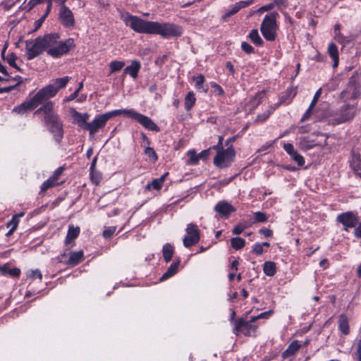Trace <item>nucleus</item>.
Instances as JSON below:
<instances>
[{"mask_svg":"<svg viewBox=\"0 0 361 361\" xmlns=\"http://www.w3.org/2000/svg\"><path fill=\"white\" fill-rule=\"evenodd\" d=\"M121 18L126 26L137 33L159 35L163 38L168 39L179 37L183 32V27L178 25L145 20L128 12L122 13Z\"/></svg>","mask_w":361,"mask_h":361,"instance_id":"1","label":"nucleus"},{"mask_svg":"<svg viewBox=\"0 0 361 361\" xmlns=\"http://www.w3.org/2000/svg\"><path fill=\"white\" fill-rule=\"evenodd\" d=\"M44 51L53 58H59L66 54L75 47L74 40L68 38L64 41H59V35L56 33L47 34L40 36Z\"/></svg>","mask_w":361,"mask_h":361,"instance_id":"2","label":"nucleus"},{"mask_svg":"<svg viewBox=\"0 0 361 361\" xmlns=\"http://www.w3.org/2000/svg\"><path fill=\"white\" fill-rule=\"evenodd\" d=\"M71 80V77L65 76L54 80L51 83L46 85L40 89L35 94L36 99L39 101V104H42L45 101H49V99L56 95L58 92L64 88Z\"/></svg>","mask_w":361,"mask_h":361,"instance_id":"3","label":"nucleus"},{"mask_svg":"<svg viewBox=\"0 0 361 361\" xmlns=\"http://www.w3.org/2000/svg\"><path fill=\"white\" fill-rule=\"evenodd\" d=\"M279 16V13L274 11L267 14L262 20L260 31L267 41L274 42L277 37V32L279 29L277 23Z\"/></svg>","mask_w":361,"mask_h":361,"instance_id":"4","label":"nucleus"},{"mask_svg":"<svg viewBox=\"0 0 361 361\" xmlns=\"http://www.w3.org/2000/svg\"><path fill=\"white\" fill-rule=\"evenodd\" d=\"M359 111L357 104H344L335 114L333 122L334 124H340L350 121L353 119Z\"/></svg>","mask_w":361,"mask_h":361,"instance_id":"5","label":"nucleus"},{"mask_svg":"<svg viewBox=\"0 0 361 361\" xmlns=\"http://www.w3.org/2000/svg\"><path fill=\"white\" fill-rule=\"evenodd\" d=\"M235 152L233 146L228 147L224 150L217 152L214 164L220 169L228 167L234 160Z\"/></svg>","mask_w":361,"mask_h":361,"instance_id":"6","label":"nucleus"},{"mask_svg":"<svg viewBox=\"0 0 361 361\" xmlns=\"http://www.w3.org/2000/svg\"><path fill=\"white\" fill-rule=\"evenodd\" d=\"M26 58L32 60L44 52L40 36L25 42Z\"/></svg>","mask_w":361,"mask_h":361,"instance_id":"7","label":"nucleus"},{"mask_svg":"<svg viewBox=\"0 0 361 361\" xmlns=\"http://www.w3.org/2000/svg\"><path fill=\"white\" fill-rule=\"evenodd\" d=\"M254 322L245 321L243 319H238L235 322V327L233 332L235 334L238 335L240 332L243 333L245 336H250L255 334L258 326L253 324Z\"/></svg>","mask_w":361,"mask_h":361,"instance_id":"8","label":"nucleus"},{"mask_svg":"<svg viewBox=\"0 0 361 361\" xmlns=\"http://www.w3.org/2000/svg\"><path fill=\"white\" fill-rule=\"evenodd\" d=\"M185 231L187 235L183 238V245L185 247H190L200 241V230L196 224L192 223L188 224Z\"/></svg>","mask_w":361,"mask_h":361,"instance_id":"9","label":"nucleus"},{"mask_svg":"<svg viewBox=\"0 0 361 361\" xmlns=\"http://www.w3.org/2000/svg\"><path fill=\"white\" fill-rule=\"evenodd\" d=\"M112 118L111 111L97 116L94 119L87 123V128L90 135H94L100 128L105 126L106 122Z\"/></svg>","mask_w":361,"mask_h":361,"instance_id":"10","label":"nucleus"},{"mask_svg":"<svg viewBox=\"0 0 361 361\" xmlns=\"http://www.w3.org/2000/svg\"><path fill=\"white\" fill-rule=\"evenodd\" d=\"M336 220L343 224V230L348 231L349 228L356 226L358 223V216L353 212H347L338 215Z\"/></svg>","mask_w":361,"mask_h":361,"instance_id":"11","label":"nucleus"},{"mask_svg":"<svg viewBox=\"0 0 361 361\" xmlns=\"http://www.w3.org/2000/svg\"><path fill=\"white\" fill-rule=\"evenodd\" d=\"M48 126L49 130L54 135V139L58 142H61L63 136V123L59 116L44 123Z\"/></svg>","mask_w":361,"mask_h":361,"instance_id":"12","label":"nucleus"},{"mask_svg":"<svg viewBox=\"0 0 361 361\" xmlns=\"http://www.w3.org/2000/svg\"><path fill=\"white\" fill-rule=\"evenodd\" d=\"M40 104L36 97L34 95L32 98L26 99L21 104L15 106L13 109V112L23 115L28 111L35 109Z\"/></svg>","mask_w":361,"mask_h":361,"instance_id":"13","label":"nucleus"},{"mask_svg":"<svg viewBox=\"0 0 361 361\" xmlns=\"http://www.w3.org/2000/svg\"><path fill=\"white\" fill-rule=\"evenodd\" d=\"M59 20L61 23L66 27H73L75 19L73 12L65 5H63L59 10Z\"/></svg>","mask_w":361,"mask_h":361,"instance_id":"14","label":"nucleus"},{"mask_svg":"<svg viewBox=\"0 0 361 361\" xmlns=\"http://www.w3.org/2000/svg\"><path fill=\"white\" fill-rule=\"evenodd\" d=\"M35 114H42L44 123L58 116L54 112V103L51 101H45L42 106L35 111Z\"/></svg>","mask_w":361,"mask_h":361,"instance_id":"15","label":"nucleus"},{"mask_svg":"<svg viewBox=\"0 0 361 361\" xmlns=\"http://www.w3.org/2000/svg\"><path fill=\"white\" fill-rule=\"evenodd\" d=\"M71 116L75 124H77L81 128L86 130L88 123L87 121L90 118V115L87 113L82 114L76 111L75 109H71Z\"/></svg>","mask_w":361,"mask_h":361,"instance_id":"16","label":"nucleus"},{"mask_svg":"<svg viewBox=\"0 0 361 361\" xmlns=\"http://www.w3.org/2000/svg\"><path fill=\"white\" fill-rule=\"evenodd\" d=\"M136 121L149 130L159 132V127L148 116L140 114Z\"/></svg>","mask_w":361,"mask_h":361,"instance_id":"17","label":"nucleus"},{"mask_svg":"<svg viewBox=\"0 0 361 361\" xmlns=\"http://www.w3.org/2000/svg\"><path fill=\"white\" fill-rule=\"evenodd\" d=\"M215 211L222 216L228 217L235 209L228 202L221 201L216 204Z\"/></svg>","mask_w":361,"mask_h":361,"instance_id":"18","label":"nucleus"},{"mask_svg":"<svg viewBox=\"0 0 361 361\" xmlns=\"http://www.w3.org/2000/svg\"><path fill=\"white\" fill-rule=\"evenodd\" d=\"M338 330L343 335L347 336L350 332L349 319L345 314H341L338 320Z\"/></svg>","mask_w":361,"mask_h":361,"instance_id":"19","label":"nucleus"},{"mask_svg":"<svg viewBox=\"0 0 361 361\" xmlns=\"http://www.w3.org/2000/svg\"><path fill=\"white\" fill-rule=\"evenodd\" d=\"M253 3V0L248 1H240L235 3L232 7L226 13L224 16V18H226L227 17H230L236 13H238L241 8L249 6Z\"/></svg>","mask_w":361,"mask_h":361,"instance_id":"20","label":"nucleus"},{"mask_svg":"<svg viewBox=\"0 0 361 361\" xmlns=\"http://www.w3.org/2000/svg\"><path fill=\"white\" fill-rule=\"evenodd\" d=\"M112 118L117 116L124 115L135 121L138 118L140 113L137 112L133 109H116L111 111Z\"/></svg>","mask_w":361,"mask_h":361,"instance_id":"21","label":"nucleus"},{"mask_svg":"<svg viewBox=\"0 0 361 361\" xmlns=\"http://www.w3.org/2000/svg\"><path fill=\"white\" fill-rule=\"evenodd\" d=\"M297 91L295 87H288L285 93L281 96L279 99V102L276 105L278 107L281 104L286 103L290 104L292 99L296 95Z\"/></svg>","mask_w":361,"mask_h":361,"instance_id":"22","label":"nucleus"},{"mask_svg":"<svg viewBox=\"0 0 361 361\" xmlns=\"http://www.w3.org/2000/svg\"><path fill=\"white\" fill-rule=\"evenodd\" d=\"M350 166L353 172L361 178V158L360 154H353Z\"/></svg>","mask_w":361,"mask_h":361,"instance_id":"23","label":"nucleus"},{"mask_svg":"<svg viewBox=\"0 0 361 361\" xmlns=\"http://www.w3.org/2000/svg\"><path fill=\"white\" fill-rule=\"evenodd\" d=\"M140 68L141 64L138 61H133L131 64L124 69V73L129 74L133 78H136Z\"/></svg>","mask_w":361,"mask_h":361,"instance_id":"24","label":"nucleus"},{"mask_svg":"<svg viewBox=\"0 0 361 361\" xmlns=\"http://www.w3.org/2000/svg\"><path fill=\"white\" fill-rule=\"evenodd\" d=\"M301 345L299 344L298 341L295 340L292 341L286 350L282 353L283 358L288 357L293 355L300 348Z\"/></svg>","mask_w":361,"mask_h":361,"instance_id":"25","label":"nucleus"},{"mask_svg":"<svg viewBox=\"0 0 361 361\" xmlns=\"http://www.w3.org/2000/svg\"><path fill=\"white\" fill-rule=\"evenodd\" d=\"M168 174V173H166L164 175H162L160 178L154 179L151 183H149L146 185L145 189L147 190H150L151 188H152L153 189L157 190H160L162 188L163 183Z\"/></svg>","mask_w":361,"mask_h":361,"instance_id":"26","label":"nucleus"},{"mask_svg":"<svg viewBox=\"0 0 361 361\" xmlns=\"http://www.w3.org/2000/svg\"><path fill=\"white\" fill-rule=\"evenodd\" d=\"M328 54L334 61L333 67L336 68L338 64V51L337 46L331 42L328 46Z\"/></svg>","mask_w":361,"mask_h":361,"instance_id":"27","label":"nucleus"},{"mask_svg":"<svg viewBox=\"0 0 361 361\" xmlns=\"http://www.w3.org/2000/svg\"><path fill=\"white\" fill-rule=\"evenodd\" d=\"M298 145V147L304 151L312 149L315 145L314 140H310L309 137H300Z\"/></svg>","mask_w":361,"mask_h":361,"instance_id":"28","label":"nucleus"},{"mask_svg":"<svg viewBox=\"0 0 361 361\" xmlns=\"http://www.w3.org/2000/svg\"><path fill=\"white\" fill-rule=\"evenodd\" d=\"M82 258H83V252L82 251L71 252L67 264L69 266H72V267L75 266L82 261Z\"/></svg>","mask_w":361,"mask_h":361,"instance_id":"29","label":"nucleus"},{"mask_svg":"<svg viewBox=\"0 0 361 361\" xmlns=\"http://www.w3.org/2000/svg\"><path fill=\"white\" fill-rule=\"evenodd\" d=\"M179 264V260L176 261V262H173L169 266L166 271L162 275L160 280L164 281L173 276L178 271Z\"/></svg>","mask_w":361,"mask_h":361,"instance_id":"30","label":"nucleus"},{"mask_svg":"<svg viewBox=\"0 0 361 361\" xmlns=\"http://www.w3.org/2000/svg\"><path fill=\"white\" fill-rule=\"evenodd\" d=\"M163 257L166 262L171 260L174 254V247L170 243H166L162 248Z\"/></svg>","mask_w":361,"mask_h":361,"instance_id":"31","label":"nucleus"},{"mask_svg":"<svg viewBox=\"0 0 361 361\" xmlns=\"http://www.w3.org/2000/svg\"><path fill=\"white\" fill-rule=\"evenodd\" d=\"M263 271L265 275L273 276L276 272V264L271 261H267L263 264Z\"/></svg>","mask_w":361,"mask_h":361,"instance_id":"32","label":"nucleus"},{"mask_svg":"<svg viewBox=\"0 0 361 361\" xmlns=\"http://www.w3.org/2000/svg\"><path fill=\"white\" fill-rule=\"evenodd\" d=\"M80 233V228L78 227H74L73 226H69L67 232V235L65 240L66 244L71 243V241L75 240Z\"/></svg>","mask_w":361,"mask_h":361,"instance_id":"33","label":"nucleus"},{"mask_svg":"<svg viewBox=\"0 0 361 361\" xmlns=\"http://www.w3.org/2000/svg\"><path fill=\"white\" fill-rule=\"evenodd\" d=\"M196 102V98L193 92H189L184 99V104L186 111H189L192 109Z\"/></svg>","mask_w":361,"mask_h":361,"instance_id":"34","label":"nucleus"},{"mask_svg":"<svg viewBox=\"0 0 361 361\" xmlns=\"http://www.w3.org/2000/svg\"><path fill=\"white\" fill-rule=\"evenodd\" d=\"M248 37L256 46L261 47L264 44V42L259 36L257 29H252L249 33Z\"/></svg>","mask_w":361,"mask_h":361,"instance_id":"35","label":"nucleus"},{"mask_svg":"<svg viewBox=\"0 0 361 361\" xmlns=\"http://www.w3.org/2000/svg\"><path fill=\"white\" fill-rule=\"evenodd\" d=\"M2 274H8L11 276L16 277L18 276L20 274V270L18 268L10 269L7 266L4 265L0 268Z\"/></svg>","mask_w":361,"mask_h":361,"instance_id":"36","label":"nucleus"},{"mask_svg":"<svg viewBox=\"0 0 361 361\" xmlns=\"http://www.w3.org/2000/svg\"><path fill=\"white\" fill-rule=\"evenodd\" d=\"M231 243L233 248L236 250L242 249L245 245V241L243 238L235 237L231 239Z\"/></svg>","mask_w":361,"mask_h":361,"instance_id":"37","label":"nucleus"},{"mask_svg":"<svg viewBox=\"0 0 361 361\" xmlns=\"http://www.w3.org/2000/svg\"><path fill=\"white\" fill-rule=\"evenodd\" d=\"M125 66V62L122 61H112L109 63L110 73L118 72Z\"/></svg>","mask_w":361,"mask_h":361,"instance_id":"38","label":"nucleus"},{"mask_svg":"<svg viewBox=\"0 0 361 361\" xmlns=\"http://www.w3.org/2000/svg\"><path fill=\"white\" fill-rule=\"evenodd\" d=\"M59 183H56L51 177H49L47 180L44 181V183L41 185V192H44L47 190L55 186L58 185Z\"/></svg>","mask_w":361,"mask_h":361,"instance_id":"39","label":"nucleus"},{"mask_svg":"<svg viewBox=\"0 0 361 361\" xmlns=\"http://www.w3.org/2000/svg\"><path fill=\"white\" fill-rule=\"evenodd\" d=\"M291 159L295 161L299 166H302L305 164V159L300 155L296 150L294 151L291 154H289Z\"/></svg>","mask_w":361,"mask_h":361,"instance_id":"40","label":"nucleus"},{"mask_svg":"<svg viewBox=\"0 0 361 361\" xmlns=\"http://www.w3.org/2000/svg\"><path fill=\"white\" fill-rule=\"evenodd\" d=\"M10 81H16V83L13 85H11V86H9L8 87H4L2 89L1 92H9L11 90H12L13 89H14L16 86H18V85H20V83H22L23 82V79L19 75H16L15 77H11V80Z\"/></svg>","mask_w":361,"mask_h":361,"instance_id":"41","label":"nucleus"},{"mask_svg":"<svg viewBox=\"0 0 361 361\" xmlns=\"http://www.w3.org/2000/svg\"><path fill=\"white\" fill-rule=\"evenodd\" d=\"M145 154L153 162L157 161V155L154 149L150 147H147L145 149Z\"/></svg>","mask_w":361,"mask_h":361,"instance_id":"42","label":"nucleus"},{"mask_svg":"<svg viewBox=\"0 0 361 361\" xmlns=\"http://www.w3.org/2000/svg\"><path fill=\"white\" fill-rule=\"evenodd\" d=\"M90 178L92 182L95 185H99L102 180V174L95 170L90 171Z\"/></svg>","mask_w":361,"mask_h":361,"instance_id":"43","label":"nucleus"},{"mask_svg":"<svg viewBox=\"0 0 361 361\" xmlns=\"http://www.w3.org/2000/svg\"><path fill=\"white\" fill-rule=\"evenodd\" d=\"M255 222H266L268 220V217L264 212H257L254 213Z\"/></svg>","mask_w":361,"mask_h":361,"instance_id":"44","label":"nucleus"},{"mask_svg":"<svg viewBox=\"0 0 361 361\" xmlns=\"http://www.w3.org/2000/svg\"><path fill=\"white\" fill-rule=\"evenodd\" d=\"M27 276L32 279H39V280H42V275L39 269L29 271Z\"/></svg>","mask_w":361,"mask_h":361,"instance_id":"45","label":"nucleus"},{"mask_svg":"<svg viewBox=\"0 0 361 361\" xmlns=\"http://www.w3.org/2000/svg\"><path fill=\"white\" fill-rule=\"evenodd\" d=\"M20 0H4L1 3V6L5 10H10L16 3Z\"/></svg>","mask_w":361,"mask_h":361,"instance_id":"46","label":"nucleus"},{"mask_svg":"<svg viewBox=\"0 0 361 361\" xmlns=\"http://www.w3.org/2000/svg\"><path fill=\"white\" fill-rule=\"evenodd\" d=\"M281 1L282 0H275V1H274L273 2H271L270 4H266V5L260 7L258 9V11L259 12H264V11H269V10L272 9L273 8H274L276 4H277L279 3V1Z\"/></svg>","mask_w":361,"mask_h":361,"instance_id":"47","label":"nucleus"},{"mask_svg":"<svg viewBox=\"0 0 361 361\" xmlns=\"http://www.w3.org/2000/svg\"><path fill=\"white\" fill-rule=\"evenodd\" d=\"M116 230V226H109V227L106 228L104 229V231H103V236L105 238H110L114 235Z\"/></svg>","mask_w":361,"mask_h":361,"instance_id":"48","label":"nucleus"},{"mask_svg":"<svg viewBox=\"0 0 361 361\" xmlns=\"http://www.w3.org/2000/svg\"><path fill=\"white\" fill-rule=\"evenodd\" d=\"M188 154L190 155L189 163L190 164H197L199 159V154H197L195 151L190 150L188 152Z\"/></svg>","mask_w":361,"mask_h":361,"instance_id":"49","label":"nucleus"},{"mask_svg":"<svg viewBox=\"0 0 361 361\" xmlns=\"http://www.w3.org/2000/svg\"><path fill=\"white\" fill-rule=\"evenodd\" d=\"M194 80L195 82V87L197 89H201L202 87V85L204 82V77L203 75L200 74L195 78H194Z\"/></svg>","mask_w":361,"mask_h":361,"instance_id":"50","label":"nucleus"},{"mask_svg":"<svg viewBox=\"0 0 361 361\" xmlns=\"http://www.w3.org/2000/svg\"><path fill=\"white\" fill-rule=\"evenodd\" d=\"M276 108H277V107L276 106H274V107L271 106L270 108V110L267 111V112L264 113L262 115H259L257 116V120L259 121H264L266 119H267L269 118L270 114L276 109Z\"/></svg>","mask_w":361,"mask_h":361,"instance_id":"51","label":"nucleus"},{"mask_svg":"<svg viewBox=\"0 0 361 361\" xmlns=\"http://www.w3.org/2000/svg\"><path fill=\"white\" fill-rule=\"evenodd\" d=\"M272 313L273 312L271 310L262 312L258 316L252 317L251 322H255L258 319H267L272 314Z\"/></svg>","mask_w":361,"mask_h":361,"instance_id":"52","label":"nucleus"},{"mask_svg":"<svg viewBox=\"0 0 361 361\" xmlns=\"http://www.w3.org/2000/svg\"><path fill=\"white\" fill-rule=\"evenodd\" d=\"M241 49L243 51H245L247 54H252L254 53V48L247 42H243L241 43Z\"/></svg>","mask_w":361,"mask_h":361,"instance_id":"53","label":"nucleus"},{"mask_svg":"<svg viewBox=\"0 0 361 361\" xmlns=\"http://www.w3.org/2000/svg\"><path fill=\"white\" fill-rule=\"evenodd\" d=\"M252 252L255 253L257 255H262L264 252L262 245H261V243H255L252 247Z\"/></svg>","mask_w":361,"mask_h":361,"instance_id":"54","label":"nucleus"},{"mask_svg":"<svg viewBox=\"0 0 361 361\" xmlns=\"http://www.w3.org/2000/svg\"><path fill=\"white\" fill-rule=\"evenodd\" d=\"M64 168L61 166L59 167L57 169L55 170L54 173L51 176H50L56 183L59 180L60 176H61L62 173L63 172Z\"/></svg>","mask_w":361,"mask_h":361,"instance_id":"55","label":"nucleus"},{"mask_svg":"<svg viewBox=\"0 0 361 361\" xmlns=\"http://www.w3.org/2000/svg\"><path fill=\"white\" fill-rule=\"evenodd\" d=\"M19 221L18 220L17 216H13L11 221H9L7 224L8 227H11L13 230H16L18 227Z\"/></svg>","mask_w":361,"mask_h":361,"instance_id":"56","label":"nucleus"},{"mask_svg":"<svg viewBox=\"0 0 361 361\" xmlns=\"http://www.w3.org/2000/svg\"><path fill=\"white\" fill-rule=\"evenodd\" d=\"M322 94V88H319L317 90V92H315L314 95V97L311 102V104H310V108H314V106L316 105L319 98L320 97Z\"/></svg>","mask_w":361,"mask_h":361,"instance_id":"57","label":"nucleus"},{"mask_svg":"<svg viewBox=\"0 0 361 361\" xmlns=\"http://www.w3.org/2000/svg\"><path fill=\"white\" fill-rule=\"evenodd\" d=\"M0 73L3 74V77L6 79V82H9L11 80V76L8 73L6 67L0 63Z\"/></svg>","mask_w":361,"mask_h":361,"instance_id":"58","label":"nucleus"},{"mask_svg":"<svg viewBox=\"0 0 361 361\" xmlns=\"http://www.w3.org/2000/svg\"><path fill=\"white\" fill-rule=\"evenodd\" d=\"M359 97H361V89L360 87H355L351 93L350 98L353 99H355Z\"/></svg>","mask_w":361,"mask_h":361,"instance_id":"59","label":"nucleus"},{"mask_svg":"<svg viewBox=\"0 0 361 361\" xmlns=\"http://www.w3.org/2000/svg\"><path fill=\"white\" fill-rule=\"evenodd\" d=\"M246 228V226L243 225L241 224L235 226L232 231L233 233L235 235H239Z\"/></svg>","mask_w":361,"mask_h":361,"instance_id":"60","label":"nucleus"},{"mask_svg":"<svg viewBox=\"0 0 361 361\" xmlns=\"http://www.w3.org/2000/svg\"><path fill=\"white\" fill-rule=\"evenodd\" d=\"M283 147L288 155L295 151L293 145L290 143H283Z\"/></svg>","mask_w":361,"mask_h":361,"instance_id":"61","label":"nucleus"},{"mask_svg":"<svg viewBox=\"0 0 361 361\" xmlns=\"http://www.w3.org/2000/svg\"><path fill=\"white\" fill-rule=\"evenodd\" d=\"M223 140H224L223 136H220L219 137L218 143L216 145H214L212 148L214 149H216L218 152L220 150H224L223 148Z\"/></svg>","mask_w":361,"mask_h":361,"instance_id":"62","label":"nucleus"},{"mask_svg":"<svg viewBox=\"0 0 361 361\" xmlns=\"http://www.w3.org/2000/svg\"><path fill=\"white\" fill-rule=\"evenodd\" d=\"M259 233L262 234L267 238L271 237L272 235V231L269 228H261L259 231Z\"/></svg>","mask_w":361,"mask_h":361,"instance_id":"63","label":"nucleus"},{"mask_svg":"<svg viewBox=\"0 0 361 361\" xmlns=\"http://www.w3.org/2000/svg\"><path fill=\"white\" fill-rule=\"evenodd\" d=\"M354 235L356 238H361V221L359 223L358 226L355 228Z\"/></svg>","mask_w":361,"mask_h":361,"instance_id":"64","label":"nucleus"}]
</instances>
